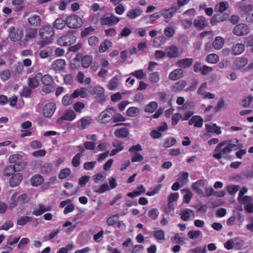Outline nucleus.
Masks as SVG:
<instances>
[{
    "mask_svg": "<svg viewBox=\"0 0 253 253\" xmlns=\"http://www.w3.org/2000/svg\"><path fill=\"white\" fill-rule=\"evenodd\" d=\"M231 140H224L219 143L216 146L213 157L217 160L221 159L223 155H227L237 148V145L231 143Z\"/></svg>",
    "mask_w": 253,
    "mask_h": 253,
    "instance_id": "obj_1",
    "label": "nucleus"
},
{
    "mask_svg": "<svg viewBox=\"0 0 253 253\" xmlns=\"http://www.w3.org/2000/svg\"><path fill=\"white\" fill-rule=\"evenodd\" d=\"M40 36L44 40L41 42L42 46L46 45L51 42V38L54 35L52 27L50 25L42 27L40 30Z\"/></svg>",
    "mask_w": 253,
    "mask_h": 253,
    "instance_id": "obj_2",
    "label": "nucleus"
},
{
    "mask_svg": "<svg viewBox=\"0 0 253 253\" xmlns=\"http://www.w3.org/2000/svg\"><path fill=\"white\" fill-rule=\"evenodd\" d=\"M116 110L113 108H109L102 111L97 117V121L101 124H106L112 120L113 114Z\"/></svg>",
    "mask_w": 253,
    "mask_h": 253,
    "instance_id": "obj_3",
    "label": "nucleus"
},
{
    "mask_svg": "<svg viewBox=\"0 0 253 253\" xmlns=\"http://www.w3.org/2000/svg\"><path fill=\"white\" fill-rule=\"evenodd\" d=\"M142 150V148L140 144L133 145L129 148L128 152L130 153L133 154L131 158V161L132 163L140 162L144 160L143 156L141 154L138 153V152Z\"/></svg>",
    "mask_w": 253,
    "mask_h": 253,
    "instance_id": "obj_4",
    "label": "nucleus"
},
{
    "mask_svg": "<svg viewBox=\"0 0 253 253\" xmlns=\"http://www.w3.org/2000/svg\"><path fill=\"white\" fill-rule=\"evenodd\" d=\"M66 23L71 29H77L82 26L83 21L81 18L77 15H71L67 17Z\"/></svg>",
    "mask_w": 253,
    "mask_h": 253,
    "instance_id": "obj_5",
    "label": "nucleus"
},
{
    "mask_svg": "<svg viewBox=\"0 0 253 253\" xmlns=\"http://www.w3.org/2000/svg\"><path fill=\"white\" fill-rule=\"evenodd\" d=\"M8 37L11 41L17 42L22 39L23 36V30L21 28H15L14 26H11L7 30Z\"/></svg>",
    "mask_w": 253,
    "mask_h": 253,
    "instance_id": "obj_6",
    "label": "nucleus"
},
{
    "mask_svg": "<svg viewBox=\"0 0 253 253\" xmlns=\"http://www.w3.org/2000/svg\"><path fill=\"white\" fill-rule=\"evenodd\" d=\"M120 21L119 18L113 14H105L100 18V23L103 25L112 26L118 23Z\"/></svg>",
    "mask_w": 253,
    "mask_h": 253,
    "instance_id": "obj_7",
    "label": "nucleus"
},
{
    "mask_svg": "<svg viewBox=\"0 0 253 253\" xmlns=\"http://www.w3.org/2000/svg\"><path fill=\"white\" fill-rule=\"evenodd\" d=\"M76 117V114L73 110H67L63 115L56 120V123L62 124L64 121H72Z\"/></svg>",
    "mask_w": 253,
    "mask_h": 253,
    "instance_id": "obj_8",
    "label": "nucleus"
},
{
    "mask_svg": "<svg viewBox=\"0 0 253 253\" xmlns=\"http://www.w3.org/2000/svg\"><path fill=\"white\" fill-rule=\"evenodd\" d=\"M56 104L53 102L46 104L42 110V114L45 118H50L56 110Z\"/></svg>",
    "mask_w": 253,
    "mask_h": 253,
    "instance_id": "obj_9",
    "label": "nucleus"
},
{
    "mask_svg": "<svg viewBox=\"0 0 253 253\" xmlns=\"http://www.w3.org/2000/svg\"><path fill=\"white\" fill-rule=\"evenodd\" d=\"M76 37L74 35H66L59 38L57 41L61 46H71L76 41Z\"/></svg>",
    "mask_w": 253,
    "mask_h": 253,
    "instance_id": "obj_10",
    "label": "nucleus"
},
{
    "mask_svg": "<svg viewBox=\"0 0 253 253\" xmlns=\"http://www.w3.org/2000/svg\"><path fill=\"white\" fill-rule=\"evenodd\" d=\"M233 33L237 36H243L250 33V29L245 24H239L234 27Z\"/></svg>",
    "mask_w": 253,
    "mask_h": 253,
    "instance_id": "obj_11",
    "label": "nucleus"
},
{
    "mask_svg": "<svg viewBox=\"0 0 253 253\" xmlns=\"http://www.w3.org/2000/svg\"><path fill=\"white\" fill-rule=\"evenodd\" d=\"M112 145L115 149H113L110 153L111 156L116 155L120 152L124 150V142L118 139H115L112 142Z\"/></svg>",
    "mask_w": 253,
    "mask_h": 253,
    "instance_id": "obj_12",
    "label": "nucleus"
},
{
    "mask_svg": "<svg viewBox=\"0 0 253 253\" xmlns=\"http://www.w3.org/2000/svg\"><path fill=\"white\" fill-rule=\"evenodd\" d=\"M178 9V7L176 5H173L172 7L169 9H164L160 11L161 16H163L165 18H170L173 14Z\"/></svg>",
    "mask_w": 253,
    "mask_h": 253,
    "instance_id": "obj_13",
    "label": "nucleus"
},
{
    "mask_svg": "<svg viewBox=\"0 0 253 253\" xmlns=\"http://www.w3.org/2000/svg\"><path fill=\"white\" fill-rule=\"evenodd\" d=\"M184 76V70L181 68H179L171 72L169 75V78L172 81H176L182 78Z\"/></svg>",
    "mask_w": 253,
    "mask_h": 253,
    "instance_id": "obj_14",
    "label": "nucleus"
},
{
    "mask_svg": "<svg viewBox=\"0 0 253 253\" xmlns=\"http://www.w3.org/2000/svg\"><path fill=\"white\" fill-rule=\"evenodd\" d=\"M92 121V119L91 117H84L77 122L78 127L80 129H84L90 125Z\"/></svg>",
    "mask_w": 253,
    "mask_h": 253,
    "instance_id": "obj_15",
    "label": "nucleus"
},
{
    "mask_svg": "<svg viewBox=\"0 0 253 253\" xmlns=\"http://www.w3.org/2000/svg\"><path fill=\"white\" fill-rule=\"evenodd\" d=\"M39 209L34 210L32 214L36 216H40L44 212L51 211L52 208L50 206H45L42 204H40L38 205Z\"/></svg>",
    "mask_w": 253,
    "mask_h": 253,
    "instance_id": "obj_16",
    "label": "nucleus"
},
{
    "mask_svg": "<svg viewBox=\"0 0 253 253\" xmlns=\"http://www.w3.org/2000/svg\"><path fill=\"white\" fill-rule=\"evenodd\" d=\"M245 49L244 44L236 43L232 46L231 51L233 55L236 56L241 54L244 51Z\"/></svg>",
    "mask_w": 253,
    "mask_h": 253,
    "instance_id": "obj_17",
    "label": "nucleus"
},
{
    "mask_svg": "<svg viewBox=\"0 0 253 253\" xmlns=\"http://www.w3.org/2000/svg\"><path fill=\"white\" fill-rule=\"evenodd\" d=\"M23 178L22 174L20 173H17L13 174L9 179V184L12 187L18 185Z\"/></svg>",
    "mask_w": 253,
    "mask_h": 253,
    "instance_id": "obj_18",
    "label": "nucleus"
},
{
    "mask_svg": "<svg viewBox=\"0 0 253 253\" xmlns=\"http://www.w3.org/2000/svg\"><path fill=\"white\" fill-rule=\"evenodd\" d=\"M188 124L194 125L196 127H201L203 125V119L199 116H194L189 120Z\"/></svg>",
    "mask_w": 253,
    "mask_h": 253,
    "instance_id": "obj_19",
    "label": "nucleus"
},
{
    "mask_svg": "<svg viewBox=\"0 0 253 253\" xmlns=\"http://www.w3.org/2000/svg\"><path fill=\"white\" fill-rule=\"evenodd\" d=\"M248 63V59L246 57L237 58L233 63V66L237 69L243 68Z\"/></svg>",
    "mask_w": 253,
    "mask_h": 253,
    "instance_id": "obj_20",
    "label": "nucleus"
},
{
    "mask_svg": "<svg viewBox=\"0 0 253 253\" xmlns=\"http://www.w3.org/2000/svg\"><path fill=\"white\" fill-rule=\"evenodd\" d=\"M193 62L192 58H184L178 60L176 65L180 68H188L190 67Z\"/></svg>",
    "mask_w": 253,
    "mask_h": 253,
    "instance_id": "obj_21",
    "label": "nucleus"
},
{
    "mask_svg": "<svg viewBox=\"0 0 253 253\" xmlns=\"http://www.w3.org/2000/svg\"><path fill=\"white\" fill-rule=\"evenodd\" d=\"M41 79V74L39 73L36 75L35 77L28 79V84L31 88H35L39 84V81Z\"/></svg>",
    "mask_w": 253,
    "mask_h": 253,
    "instance_id": "obj_22",
    "label": "nucleus"
},
{
    "mask_svg": "<svg viewBox=\"0 0 253 253\" xmlns=\"http://www.w3.org/2000/svg\"><path fill=\"white\" fill-rule=\"evenodd\" d=\"M41 21L40 16L36 14L32 15L28 19L29 24L33 27L40 26L41 24Z\"/></svg>",
    "mask_w": 253,
    "mask_h": 253,
    "instance_id": "obj_23",
    "label": "nucleus"
},
{
    "mask_svg": "<svg viewBox=\"0 0 253 253\" xmlns=\"http://www.w3.org/2000/svg\"><path fill=\"white\" fill-rule=\"evenodd\" d=\"M166 53L169 57L175 58L179 56V50L176 46H171L166 49Z\"/></svg>",
    "mask_w": 253,
    "mask_h": 253,
    "instance_id": "obj_24",
    "label": "nucleus"
},
{
    "mask_svg": "<svg viewBox=\"0 0 253 253\" xmlns=\"http://www.w3.org/2000/svg\"><path fill=\"white\" fill-rule=\"evenodd\" d=\"M186 85L187 84L185 81L181 80L175 83L172 86L171 89L174 92H177L183 90Z\"/></svg>",
    "mask_w": 253,
    "mask_h": 253,
    "instance_id": "obj_25",
    "label": "nucleus"
},
{
    "mask_svg": "<svg viewBox=\"0 0 253 253\" xmlns=\"http://www.w3.org/2000/svg\"><path fill=\"white\" fill-rule=\"evenodd\" d=\"M65 62L63 59H58L52 64V68L56 71H62L65 68Z\"/></svg>",
    "mask_w": 253,
    "mask_h": 253,
    "instance_id": "obj_26",
    "label": "nucleus"
},
{
    "mask_svg": "<svg viewBox=\"0 0 253 253\" xmlns=\"http://www.w3.org/2000/svg\"><path fill=\"white\" fill-rule=\"evenodd\" d=\"M142 10L140 8L131 9L127 12V16L129 19H133L141 15Z\"/></svg>",
    "mask_w": 253,
    "mask_h": 253,
    "instance_id": "obj_27",
    "label": "nucleus"
},
{
    "mask_svg": "<svg viewBox=\"0 0 253 253\" xmlns=\"http://www.w3.org/2000/svg\"><path fill=\"white\" fill-rule=\"evenodd\" d=\"M205 184V181L204 180H197L195 183L192 184V189L197 194L202 195L203 193V190L200 188L201 186H203Z\"/></svg>",
    "mask_w": 253,
    "mask_h": 253,
    "instance_id": "obj_28",
    "label": "nucleus"
},
{
    "mask_svg": "<svg viewBox=\"0 0 253 253\" xmlns=\"http://www.w3.org/2000/svg\"><path fill=\"white\" fill-rule=\"evenodd\" d=\"M43 182V178L40 174H35L31 178V183L33 186H38Z\"/></svg>",
    "mask_w": 253,
    "mask_h": 253,
    "instance_id": "obj_29",
    "label": "nucleus"
},
{
    "mask_svg": "<svg viewBox=\"0 0 253 253\" xmlns=\"http://www.w3.org/2000/svg\"><path fill=\"white\" fill-rule=\"evenodd\" d=\"M115 135L118 138H126L129 134L128 129L126 128L122 127L116 129L115 131Z\"/></svg>",
    "mask_w": 253,
    "mask_h": 253,
    "instance_id": "obj_30",
    "label": "nucleus"
},
{
    "mask_svg": "<svg viewBox=\"0 0 253 253\" xmlns=\"http://www.w3.org/2000/svg\"><path fill=\"white\" fill-rule=\"evenodd\" d=\"M224 43V40L221 37H216L212 43V46L216 49H221Z\"/></svg>",
    "mask_w": 253,
    "mask_h": 253,
    "instance_id": "obj_31",
    "label": "nucleus"
},
{
    "mask_svg": "<svg viewBox=\"0 0 253 253\" xmlns=\"http://www.w3.org/2000/svg\"><path fill=\"white\" fill-rule=\"evenodd\" d=\"M92 62V57L90 55H85L82 59V65L84 68H86L90 66Z\"/></svg>",
    "mask_w": 253,
    "mask_h": 253,
    "instance_id": "obj_32",
    "label": "nucleus"
},
{
    "mask_svg": "<svg viewBox=\"0 0 253 253\" xmlns=\"http://www.w3.org/2000/svg\"><path fill=\"white\" fill-rule=\"evenodd\" d=\"M53 167L50 163L45 164L41 168V172L43 174H48L50 173Z\"/></svg>",
    "mask_w": 253,
    "mask_h": 253,
    "instance_id": "obj_33",
    "label": "nucleus"
},
{
    "mask_svg": "<svg viewBox=\"0 0 253 253\" xmlns=\"http://www.w3.org/2000/svg\"><path fill=\"white\" fill-rule=\"evenodd\" d=\"M41 80L42 84L43 85H52L53 80L52 77L49 75H45L43 76H41Z\"/></svg>",
    "mask_w": 253,
    "mask_h": 253,
    "instance_id": "obj_34",
    "label": "nucleus"
},
{
    "mask_svg": "<svg viewBox=\"0 0 253 253\" xmlns=\"http://www.w3.org/2000/svg\"><path fill=\"white\" fill-rule=\"evenodd\" d=\"M193 23L195 27L203 28L206 25L205 18L203 17H198L197 19L194 20Z\"/></svg>",
    "mask_w": 253,
    "mask_h": 253,
    "instance_id": "obj_35",
    "label": "nucleus"
},
{
    "mask_svg": "<svg viewBox=\"0 0 253 253\" xmlns=\"http://www.w3.org/2000/svg\"><path fill=\"white\" fill-rule=\"evenodd\" d=\"M66 25V21L61 18H57L53 23V27L57 29H62Z\"/></svg>",
    "mask_w": 253,
    "mask_h": 253,
    "instance_id": "obj_36",
    "label": "nucleus"
},
{
    "mask_svg": "<svg viewBox=\"0 0 253 253\" xmlns=\"http://www.w3.org/2000/svg\"><path fill=\"white\" fill-rule=\"evenodd\" d=\"M192 213H193L192 210L188 209H184L180 213V218L182 220L187 221L189 218L190 214Z\"/></svg>",
    "mask_w": 253,
    "mask_h": 253,
    "instance_id": "obj_37",
    "label": "nucleus"
},
{
    "mask_svg": "<svg viewBox=\"0 0 253 253\" xmlns=\"http://www.w3.org/2000/svg\"><path fill=\"white\" fill-rule=\"evenodd\" d=\"M228 6V3L226 1L220 2L216 4L215 9L222 13L225 11Z\"/></svg>",
    "mask_w": 253,
    "mask_h": 253,
    "instance_id": "obj_38",
    "label": "nucleus"
},
{
    "mask_svg": "<svg viewBox=\"0 0 253 253\" xmlns=\"http://www.w3.org/2000/svg\"><path fill=\"white\" fill-rule=\"evenodd\" d=\"M22 156L20 154H16L11 155L9 157V162L10 164H16V163H17L21 161L22 160Z\"/></svg>",
    "mask_w": 253,
    "mask_h": 253,
    "instance_id": "obj_39",
    "label": "nucleus"
},
{
    "mask_svg": "<svg viewBox=\"0 0 253 253\" xmlns=\"http://www.w3.org/2000/svg\"><path fill=\"white\" fill-rule=\"evenodd\" d=\"M119 82L117 77H113L109 82L108 87L109 89L114 90L116 89L118 86Z\"/></svg>",
    "mask_w": 253,
    "mask_h": 253,
    "instance_id": "obj_40",
    "label": "nucleus"
},
{
    "mask_svg": "<svg viewBox=\"0 0 253 253\" xmlns=\"http://www.w3.org/2000/svg\"><path fill=\"white\" fill-rule=\"evenodd\" d=\"M32 220V217L30 216H21L17 220V224L19 225L23 226L26 224L28 222H31Z\"/></svg>",
    "mask_w": 253,
    "mask_h": 253,
    "instance_id": "obj_41",
    "label": "nucleus"
},
{
    "mask_svg": "<svg viewBox=\"0 0 253 253\" xmlns=\"http://www.w3.org/2000/svg\"><path fill=\"white\" fill-rule=\"evenodd\" d=\"M159 214V210L156 208L150 209L148 212V216L152 220H156Z\"/></svg>",
    "mask_w": 253,
    "mask_h": 253,
    "instance_id": "obj_42",
    "label": "nucleus"
},
{
    "mask_svg": "<svg viewBox=\"0 0 253 253\" xmlns=\"http://www.w3.org/2000/svg\"><path fill=\"white\" fill-rule=\"evenodd\" d=\"M37 35V30L36 29H30L25 35V40L29 41V40L34 39L36 37Z\"/></svg>",
    "mask_w": 253,
    "mask_h": 253,
    "instance_id": "obj_43",
    "label": "nucleus"
},
{
    "mask_svg": "<svg viewBox=\"0 0 253 253\" xmlns=\"http://www.w3.org/2000/svg\"><path fill=\"white\" fill-rule=\"evenodd\" d=\"M238 202L242 205H246L253 202V199L251 196H244L241 198H238Z\"/></svg>",
    "mask_w": 253,
    "mask_h": 253,
    "instance_id": "obj_44",
    "label": "nucleus"
},
{
    "mask_svg": "<svg viewBox=\"0 0 253 253\" xmlns=\"http://www.w3.org/2000/svg\"><path fill=\"white\" fill-rule=\"evenodd\" d=\"M158 107L157 103L155 102H151L146 105L145 108V111L148 113H153L157 109Z\"/></svg>",
    "mask_w": 253,
    "mask_h": 253,
    "instance_id": "obj_45",
    "label": "nucleus"
},
{
    "mask_svg": "<svg viewBox=\"0 0 253 253\" xmlns=\"http://www.w3.org/2000/svg\"><path fill=\"white\" fill-rule=\"evenodd\" d=\"M153 235L157 240H165V232L162 229L154 231Z\"/></svg>",
    "mask_w": 253,
    "mask_h": 253,
    "instance_id": "obj_46",
    "label": "nucleus"
},
{
    "mask_svg": "<svg viewBox=\"0 0 253 253\" xmlns=\"http://www.w3.org/2000/svg\"><path fill=\"white\" fill-rule=\"evenodd\" d=\"M111 44L112 42L110 41L105 40L104 42L101 43V44L99 46V52L101 53L105 52V51H106L107 49H108L111 46Z\"/></svg>",
    "mask_w": 253,
    "mask_h": 253,
    "instance_id": "obj_47",
    "label": "nucleus"
},
{
    "mask_svg": "<svg viewBox=\"0 0 253 253\" xmlns=\"http://www.w3.org/2000/svg\"><path fill=\"white\" fill-rule=\"evenodd\" d=\"M219 58L218 55L214 53L209 54L207 58V61L211 64L216 63L219 61Z\"/></svg>",
    "mask_w": 253,
    "mask_h": 253,
    "instance_id": "obj_48",
    "label": "nucleus"
},
{
    "mask_svg": "<svg viewBox=\"0 0 253 253\" xmlns=\"http://www.w3.org/2000/svg\"><path fill=\"white\" fill-rule=\"evenodd\" d=\"M79 96H63L62 98V103L64 105H69L73 102V99Z\"/></svg>",
    "mask_w": 253,
    "mask_h": 253,
    "instance_id": "obj_49",
    "label": "nucleus"
},
{
    "mask_svg": "<svg viewBox=\"0 0 253 253\" xmlns=\"http://www.w3.org/2000/svg\"><path fill=\"white\" fill-rule=\"evenodd\" d=\"M71 174V169L69 168H65L62 169L59 174V178L60 179L66 178Z\"/></svg>",
    "mask_w": 253,
    "mask_h": 253,
    "instance_id": "obj_50",
    "label": "nucleus"
},
{
    "mask_svg": "<svg viewBox=\"0 0 253 253\" xmlns=\"http://www.w3.org/2000/svg\"><path fill=\"white\" fill-rule=\"evenodd\" d=\"M52 54V50L51 49L47 48L41 50L39 55L41 58H45L50 56Z\"/></svg>",
    "mask_w": 253,
    "mask_h": 253,
    "instance_id": "obj_51",
    "label": "nucleus"
},
{
    "mask_svg": "<svg viewBox=\"0 0 253 253\" xmlns=\"http://www.w3.org/2000/svg\"><path fill=\"white\" fill-rule=\"evenodd\" d=\"M18 194L17 192H15L11 197V202L9 203V207L10 209H13L16 206H19L18 200L16 199V196Z\"/></svg>",
    "mask_w": 253,
    "mask_h": 253,
    "instance_id": "obj_52",
    "label": "nucleus"
},
{
    "mask_svg": "<svg viewBox=\"0 0 253 253\" xmlns=\"http://www.w3.org/2000/svg\"><path fill=\"white\" fill-rule=\"evenodd\" d=\"M15 171L13 166H8L5 167L3 170V174L4 176L9 177L13 174Z\"/></svg>",
    "mask_w": 253,
    "mask_h": 253,
    "instance_id": "obj_53",
    "label": "nucleus"
},
{
    "mask_svg": "<svg viewBox=\"0 0 253 253\" xmlns=\"http://www.w3.org/2000/svg\"><path fill=\"white\" fill-rule=\"evenodd\" d=\"M80 154H76L72 160V164L74 167H78L81 164V158Z\"/></svg>",
    "mask_w": 253,
    "mask_h": 253,
    "instance_id": "obj_54",
    "label": "nucleus"
},
{
    "mask_svg": "<svg viewBox=\"0 0 253 253\" xmlns=\"http://www.w3.org/2000/svg\"><path fill=\"white\" fill-rule=\"evenodd\" d=\"M27 165V163L25 162L20 161L16 164L13 165L15 171H20L23 169Z\"/></svg>",
    "mask_w": 253,
    "mask_h": 253,
    "instance_id": "obj_55",
    "label": "nucleus"
},
{
    "mask_svg": "<svg viewBox=\"0 0 253 253\" xmlns=\"http://www.w3.org/2000/svg\"><path fill=\"white\" fill-rule=\"evenodd\" d=\"M84 107V103L80 101L76 102L73 106L74 109L78 113H81Z\"/></svg>",
    "mask_w": 253,
    "mask_h": 253,
    "instance_id": "obj_56",
    "label": "nucleus"
},
{
    "mask_svg": "<svg viewBox=\"0 0 253 253\" xmlns=\"http://www.w3.org/2000/svg\"><path fill=\"white\" fill-rule=\"evenodd\" d=\"M19 206H23V205L28 202V195L26 194H23L17 198Z\"/></svg>",
    "mask_w": 253,
    "mask_h": 253,
    "instance_id": "obj_57",
    "label": "nucleus"
},
{
    "mask_svg": "<svg viewBox=\"0 0 253 253\" xmlns=\"http://www.w3.org/2000/svg\"><path fill=\"white\" fill-rule=\"evenodd\" d=\"M138 112V108L134 107H129L127 111H126V114L128 116L130 117H134L137 116V114Z\"/></svg>",
    "mask_w": 253,
    "mask_h": 253,
    "instance_id": "obj_58",
    "label": "nucleus"
},
{
    "mask_svg": "<svg viewBox=\"0 0 253 253\" xmlns=\"http://www.w3.org/2000/svg\"><path fill=\"white\" fill-rule=\"evenodd\" d=\"M119 216V214H115L109 217L106 220V223L109 226L114 225L117 221V218Z\"/></svg>",
    "mask_w": 253,
    "mask_h": 253,
    "instance_id": "obj_59",
    "label": "nucleus"
},
{
    "mask_svg": "<svg viewBox=\"0 0 253 253\" xmlns=\"http://www.w3.org/2000/svg\"><path fill=\"white\" fill-rule=\"evenodd\" d=\"M178 194L177 193L170 194L168 198V206L169 207L173 202L176 201L178 199Z\"/></svg>",
    "mask_w": 253,
    "mask_h": 253,
    "instance_id": "obj_60",
    "label": "nucleus"
},
{
    "mask_svg": "<svg viewBox=\"0 0 253 253\" xmlns=\"http://www.w3.org/2000/svg\"><path fill=\"white\" fill-rule=\"evenodd\" d=\"M112 121L114 123L124 122L125 121V118L121 114H113Z\"/></svg>",
    "mask_w": 253,
    "mask_h": 253,
    "instance_id": "obj_61",
    "label": "nucleus"
},
{
    "mask_svg": "<svg viewBox=\"0 0 253 253\" xmlns=\"http://www.w3.org/2000/svg\"><path fill=\"white\" fill-rule=\"evenodd\" d=\"M189 174L187 172H181L179 174L177 180L179 182L186 183L188 179Z\"/></svg>",
    "mask_w": 253,
    "mask_h": 253,
    "instance_id": "obj_62",
    "label": "nucleus"
},
{
    "mask_svg": "<svg viewBox=\"0 0 253 253\" xmlns=\"http://www.w3.org/2000/svg\"><path fill=\"white\" fill-rule=\"evenodd\" d=\"M201 233L199 230H191L188 233V236L191 239H195L200 236Z\"/></svg>",
    "mask_w": 253,
    "mask_h": 253,
    "instance_id": "obj_63",
    "label": "nucleus"
},
{
    "mask_svg": "<svg viewBox=\"0 0 253 253\" xmlns=\"http://www.w3.org/2000/svg\"><path fill=\"white\" fill-rule=\"evenodd\" d=\"M88 42L89 44L91 46L94 47H96L97 45V44H98L99 40H98V39L96 37L92 36V37H90L88 39Z\"/></svg>",
    "mask_w": 253,
    "mask_h": 253,
    "instance_id": "obj_64",
    "label": "nucleus"
}]
</instances>
